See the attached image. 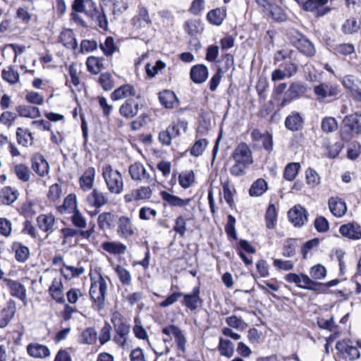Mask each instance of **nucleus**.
<instances>
[{
	"mask_svg": "<svg viewBox=\"0 0 361 361\" xmlns=\"http://www.w3.org/2000/svg\"><path fill=\"white\" fill-rule=\"evenodd\" d=\"M288 216L290 221L294 226H301L307 221V212L300 205H296L290 209Z\"/></svg>",
	"mask_w": 361,
	"mask_h": 361,
	"instance_id": "a211bd4d",
	"label": "nucleus"
},
{
	"mask_svg": "<svg viewBox=\"0 0 361 361\" xmlns=\"http://www.w3.org/2000/svg\"><path fill=\"white\" fill-rule=\"evenodd\" d=\"M1 78L10 85H15L20 80V74L13 66H9L2 70Z\"/></svg>",
	"mask_w": 361,
	"mask_h": 361,
	"instance_id": "72a5a7b5",
	"label": "nucleus"
},
{
	"mask_svg": "<svg viewBox=\"0 0 361 361\" xmlns=\"http://www.w3.org/2000/svg\"><path fill=\"white\" fill-rule=\"evenodd\" d=\"M159 99L161 104L167 109L172 108L174 104L178 102L174 92L170 90H164L160 92Z\"/></svg>",
	"mask_w": 361,
	"mask_h": 361,
	"instance_id": "58836bf2",
	"label": "nucleus"
},
{
	"mask_svg": "<svg viewBox=\"0 0 361 361\" xmlns=\"http://www.w3.org/2000/svg\"><path fill=\"white\" fill-rule=\"evenodd\" d=\"M200 286L194 287L191 293L183 295V304L191 311L197 310L202 302V300L200 297Z\"/></svg>",
	"mask_w": 361,
	"mask_h": 361,
	"instance_id": "2eb2a0df",
	"label": "nucleus"
},
{
	"mask_svg": "<svg viewBox=\"0 0 361 361\" xmlns=\"http://www.w3.org/2000/svg\"><path fill=\"white\" fill-rule=\"evenodd\" d=\"M304 118L297 111L291 112L285 120L286 128L290 131H298L302 128Z\"/></svg>",
	"mask_w": 361,
	"mask_h": 361,
	"instance_id": "4be33fe9",
	"label": "nucleus"
},
{
	"mask_svg": "<svg viewBox=\"0 0 361 361\" xmlns=\"http://www.w3.org/2000/svg\"><path fill=\"white\" fill-rule=\"evenodd\" d=\"M4 282L8 287L11 295L21 300L24 305H27L26 289L21 283L10 279H4Z\"/></svg>",
	"mask_w": 361,
	"mask_h": 361,
	"instance_id": "412c9836",
	"label": "nucleus"
},
{
	"mask_svg": "<svg viewBox=\"0 0 361 361\" xmlns=\"http://www.w3.org/2000/svg\"><path fill=\"white\" fill-rule=\"evenodd\" d=\"M102 1L103 2L106 1V0ZM106 3H104V6H101L97 12L94 13V18H92L95 20L97 25L103 30H108V20L106 14L109 8L108 3L109 4V8L111 9L112 14H116V0H106Z\"/></svg>",
	"mask_w": 361,
	"mask_h": 361,
	"instance_id": "9d476101",
	"label": "nucleus"
},
{
	"mask_svg": "<svg viewBox=\"0 0 361 361\" xmlns=\"http://www.w3.org/2000/svg\"><path fill=\"white\" fill-rule=\"evenodd\" d=\"M185 30L189 35H194L199 32L200 30H202V28L199 21L188 20L185 24Z\"/></svg>",
	"mask_w": 361,
	"mask_h": 361,
	"instance_id": "774afa93",
	"label": "nucleus"
},
{
	"mask_svg": "<svg viewBox=\"0 0 361 361\" xmlns=\"http://www.w3.org/2000/svg\"><path fill=\"white\" fill-rule=\"evenodd\" d=\"M313 92L319 102H330L333 98L337 97L340 90L337 85L330 82H322L314 85Z\"/></svg>",
	"mask_w": 361,
	"mask_h": 361,
	"instance_id": "39448f33",
	"label": "nucleus"
},
{
	"mask_svg": "<svg viewBox=\"0 0 361 361\" xmlns=\"http://www.w3.org/2000/svg\"><path fill=\"white\" fill-rule=\"evenodd\" d=\"M266 225L269 229H273L277 220V212L274 204H270L265 214Z\"/></svg>",
	"mask_w": 361,
	"mask_h": 361,
	"instance_id": "a18cd8bd",
	"label": "nucleus"
},
{
	"mask_svg": "<svg viewBox=\"0 0 361 361\" xmlns=\"http://www.w3.org/2000/svg\"><path fill=\"white\" fill-rule=\"evenodd\" d=\"M128 172L133 180L144 181L147 184L154 185L155 178L152 177L146 170L144 165L140 162H135L128 167Z\"/></svg>",
	"mask_w": 361,
	"mask_h": 361,
	"instance_id": "0eeeda50",
	"label": "nucleus"
},
{
	"mask_svg": "<svg viewBox=\"0 0 361 361\" xmlns=\"http://www.w3.org/2000/svg\"><path fill=\"white\" fill-rule=\"evenodd\" d=\"M194 180L195 175L192 171L182 173L178 177L179 183L183 188H189Z\"/></svg>",
	"mask_w": 361,
	"mask_h": 361,
	"instance_id": "6e6d98bb",
	"label": "nucleus"
},
{
	"mask_svg": "<svg viewBox=\"0 0 361 361\" xmlns=\"http://www.w3.org/2000/svg\"><path fill=\"white\" fill-rule=\"evenodd\" d=\"M55 219L51 214H41L37 219L39 228L45 232L51 231L54 224Z\"/></svg>",
	"mask_w": 361,
	"mask_h": 361,
	"instance_id": "f704fd0d",
	"label": "nucleus"
},
{
	"mask_svg": "<svg viewBox=\"0 0 361 361\" xmlns=\"http://www.w3.org/2000/svg\"><path fill=\"white\" fill-rule=\"evenodd\" d=\"M27 354L35 358H45L50 355V350L47 345L38 343H31L27 345Z\"/></svg>",
	"mask_w": 361,
	"mask_h": 361,
	"instance_id": "b1692460",
	"label": "nucleus"
},
{
	"mask_svg": "<svg viewBox=\"0 0 361 361\" xmlns=\"http://www.w3.org/2000/svg\"><path fill=\"white\" fill-rule=\"evenodd\" d=\"M80 339L82 344L92 345L97 341V332L93 327L87 328L82 331Z\"/></svg>",
	"mask_w": 361,
	"mask_h": 361,
	"instance_id": "ea45409f",
	"label": "nucleus"
},
{
	"mask_svg": "<svg viewBox=\"0 0 361 361\" xmlns=\"http://www.w3.org/2000/svg\"><path fill=\"white\" fill-rule=\"evenodd\" d=\"M104 250L114 255L125 253L127 247L120 242H105L102 245Z\"/></svg>",
	"mask_w": 361,
	"mask_h": 361,
	"instance_id": "4c0bfd02",
	"label": "nucleus"
},
{
	"mask_svg": "<svg viewBox=\"0 0 361 361\" xmlns=\"http://www.w3.org/2000/svg\"><path fill=\"white\" fill-rule=\"evenodd\" d=\"M266 12H269V16L273 19L279 22L283 21L286 18L285 14L282 9L275 4H271L270 8Z\"/></svg>",
	"mask_w": 361,
	"mask_h": 361,
	"instance_id": "052dcab7",
	"label": "nucleus"
},
{
	"mask_svg": "<svg viewBox=\"0 0 361 361\" xmlns=\"http://www.w3.org/2000/svg\"><path fill=\"white\" fill-rule=\"evenodd\" d=\"M292 43L298 50L307 57L315 55L316 50L314 44L303 35L297 32Z\"/></svg>",
	"mask_w": 361,
	"mask_h": 361,
	"instance_id": "9b49d317",
	"label": "nucleus"
},
{
	"mask_svg": "<svg viewBox=\"0 0 361 361\" xmlns=\"http://www.w3.org/2000/svg\"><path fill=\"white\" fill-rule=\"evenodd\" d=\"M343 128L341 131V139L348 142L353 134L361 135V114L355 113L345 116L343 121Z\"/></svg>",
	"mask_w": 361,
	"mask_h": 361,
	"instance_id": "7ed1b4c3",
	"label": "nucleus"
},
{
	"mask_svg": "<svg viewBox=\"0 0 361 361\" xmlns=\"http://www.w3.org/2000/svg\"><path fill=\"white\" fill-rule=\"evenodd\" d=\"M16 312V302L10 300L0 310V329L6 327L15 316Z\"/></svg>",
	"mask_w": 361,
	"mask_h": 361,
	"instance_id": "4468645a",
	"label": "nucleus"
},
{
	"mask_svg": "<svg viewBox=\"0 0 361 361\" xmlns=\"http://www.w3.org/2000/svg\"><path fill=\"white\" fill-rule=\"evenodd\" d=\"M360 25L355 18L347 19L342 25V31L346 35H350L358 31Z\"/></svg>",
	"mask_w": 361,
	"mask_h": 361,
	"instance_id": "864d4df0",
	"label": "nucleus"
},
{
	"mask_svg": "<svg viewBox=\"0 0 361 361\" xmlns=\"http://www.w3.org/2000/svg\"><path fill=\"white\" fill-rule=\"evenodd\" d=\"M111 325L109 323L105 322L104 325L101 329L100 335L99 336V341L101 345L105 344L111 339Z\"/></svg>",
	"mask_w": 361,
	"mask_h": 361,
	"instance_id": "0e129e2a",
	"label": "nucleus"
},
{
	"mask_svg": "<svg viewBox=\"0 0 361 361\" xmlns=\"http://www.w3.org/2000/svg\"><path fill=\"white\" fill-rule=\"evenodd\" d=\"M95 169L94 167H88L85 169L83 174L81 176L79 180L80 188L85 190H90L92 189L94 185V181L95 178Z\"/></svg>",
	"mask_w": 361,
	"mask_h": 361,
	"instance_id": "393cba45",
	"label": "nucleus"
},
{
	"mask_svg": "<svg viewBox=\"0 0 361 361\" xmlns=\"http://www.w3.org/2000/svg\"><path fill=\"white\" fill-rule=\"evenodd\" d=\"M99 82L102 88L106 91L111 90L114 87L111 75L108 73H102L100 75Z\"/></svg>",
	"mask_w": 361,
	"mask_h": 361,
	"instance_id": "e2e57ef3",
	"label": "nucleus"
},
{
	"mask_svg": "<svg viewBox=\"0 0 361 361\" xmlns=\"http://www.w3.org/2000/svg\"><path fill=\"white\" fill-rule=\"evenodd\" d=\"M139 110V105L133 99H128L121 106L119 112L126 118L135 117Z\"/></svg>",
	"mask_w": 361,
	"mask_h": 361,
	"instance_id": "a878e982",
	"label": "nucleus"
},
{
	"mask_svg": "<svg viewBox=\"0 0 361 361\" xmlns=\"http://www.w3.org/2000/svg\"><path fill=\"white\" fill-rule=\"evenodd\" d=\"M160 195L162 200L171 207H183L188 205L190 202V199L189 198L181 199L180 197L173 195L166 191H161Z\"/></svg>",
	"mask_w": 361,
	"mask_h": 361,
	"instance_id": "c756f323",
	"label": "nucleus"
},
{
	"mask_svg": "<svg viewBox=\"0 0 361 361\" xmlns=\"http://www.w3.org/2000/svg\"><path fill=\"white\" fill-rule=\"evenodd\" d=\"M18 190L11 187H5L2 189L1 197L4 204L9 205L13 203L18 197Z\"/></svg>",
	"mask_w": 361,
	"mask_h": 361,
	"instance_id": "e433bc0d",
	"label": "nucleus"
},
{
	"mask_svg": "<svg viewBox=\"0 0 361 361\" xmlns=\"http://www.w3.org/2000/svg\"><path fill=\"white\" fill-rule=\"evenodd\" d=\"M88 71L98 74L103 68V59L96 56H89L86 61Z\"/></svg>",
	"mask_w": 361,
	"mask_h": 361,
	"instance_id": "c03bdc74",
	"label": "nucleus"
},
{
	"mask_svg": "<svg viewBox=\"0 0 361 361\" xmlns=\"http://www.w3.org/2000/svg\"><path fill=\"white\" fill-rule=\"evenodd\" d=\"M16 137L18 142L23 146H27L28 144H32V136L31 133L23 128H18L16 130Z\"/></svg>",
	"mask_w": 361,
	"mask_h": 361,
	"instance_id": "de8ad7c7",
	"label": "nucleus"
},
{
	"mask_svg": "<svg viewBox=\"0 0 361 361\" xmlns=\"http://www.w3.org/2000/svg\"><path fill=\"white\" fill-rule=\"evenodd\" d=\"M251 138L255 142H261L263 148L268 152L273 149L272 135L268 132L261 133L258 129H254L251 132Z\"/></svg>",
	"mask_w": 361,
	"mask_h": 361,
	"instance_id": "f3484780",
	"label": "nucleus"
},
{
	"mask_svg": "<svg viewBox=\"0 0 361 361\" xmlns=\"http://www.w3.org/2000/svg\"><path fill=\"white\" fill-rule=\"evenodd\" d=\"M208 75V68L203 64L195 65L190 69V78L196 84H201L206 81Z\"/></svg>",
	"mask_w": 361,
	"mask_h": 361,
	"instance_id": "5701e85b",
	"label": "nucleus"
},
{
	"mask_svg": "<svg viewBox=\"0 0 361 361\" xmlns=\"http://www.w3.org/2000/svg\"><path fill=\"white\" fill-rule=\"evenodd\" d=\"M100 49L106 56H111L118 50V47L115 45L112 37H107L105 42L100 44Z\"/></svg>",
	"mask_w": 361,
	"mask_h": 361,
	"instance_id": "603ef678",
	"label": "nucleus"
},
{
	"mask_svg": "<svg viewBox=\"0 0 361 361\" xmlns=\"http://www.w3.org/2000/svg\"><path fill=\"white\" fill-rule=\"evenodd\" d=\"M102 175L110 193L119 195L123 191L124 183L120 171L106 164L102 166Z\"/></svg>",
	"mask_w": 361,
	"mask_h": 361,
	"instance_id": "f03ea898",
	"label": "nucleus"
},
{
	"mask_svg": "<svg viewBox=\"0 0 361 361\" xmlns=\"http://www.w3.org/2000/svg\"><path fill=\"white\" fill-rule=\"evenodd\" d=\"M300 168V165L299 163H296V162L289 163L285 167V169H284V173H283L284 178L288 181L293 180L295 178Z\"/></svg>",
	"mask_w": 361,
	"mask_h": 361,
	"instance_id": "09e8293b",
	"label": "nucleus"
},
{
	"mask_svg": "<svg viewBox=\"0 0 361 361\" xmlns=\"http://www.w3.org/2000/svg\"><path fill=\"white\" fill-rule=\"evenodd\" d=\"M135 190L138 201L149 200L152 196V190L150 186H141Z\"/></svg>",
	"mask_w": 361,
	"mask_h": 361,
	"instance_id": "69168bd1",
	"label": "nucleus"
},
{
	"mask_svg": "<svg viewBox=\"0 0 361 361\" xmlns=\"http://www.w3.org/2000/svg\"><path fill=\"white\" fill-rule=\"evenodd\" d=\"M62 288L63 286L61 282L54 280L49 289V293L51 294L53 299L59 303H62L64 302Z\"/></svg>",
	"mask_w": 361,
	"mask_h": 361,
	"instance_id": "a19ab883",
	"label": "nucleus"
},
{
	"mask_svg": "<svg viewBox=\"0 0 361 361\" xmlns=\"http://www.w3.org/2000/svg\"><path fill=\"white\" fill-rule=\"evenodd\" d=\"M307 91L306 85L300 81L293 82L290 84L287 91L285 92L281 106L284 107L293 100L302 96Z\"/></svg>",
	"mask_w": 361,
	"mask_h": 361,
	"instance_id": "6e6552de",
	"label": "nucleus"
},
{
	"mask_svg": "<svg viewBox=\"0 0 361 361\" xmlns=\"http://www.w3.org/2000/svg\"><path fill=\"white\" fill-rule=\"evenodd\" d=\"M336 348L338 350L345 354L349 360H355L360 356V350L357 347L350 345L345 342L338 341L336 345Z\"/></svg>",
	"mask_w": 361,
	"mask_h": 361,
	"instance_id": "7c9ffc66",
	"label": "nucleus"
},
{
	"mask_svg": "<svg viewBox=\"0 0 361 361\" xmlns=\"http://www.w3.org/2000/svg\"><path fill=\"white\" fill-rule=\"evenodd\" d=\"M114 223L115 216L110 212H104L98 216V225L103 230L111 228Z\"/></svg>",
	"mask_w": 361,
	"mask_h": 361,
	"instance_id": "37998d69",
	"label": "nucleus"
},
{
	"mask_svg": "<svg viewBox=\"0 0 361 361\" xmlns=\"http://www.w3.org/2000/svg\"><path fill=\"white\" fill-rule=\"evenodd\" d=\"M117 233L122 238H129L134 234V227L129 217L122 216L117 221Z\"/></svg>",
	"mask_w": 361,
	"mask_h": 361,
	"instance_id": "aec40b11",
	"label": "nucleus"
},
{
	"mask_svg": "<svg viewBox=\"0 0 361 361\" xmlns=\"http://www.w3.org/2000/svg\"><path fill=\"white\" fill-rule=\"evenodd\" d=\"M13 249L16 252V258L19 262H25L29 255V249L20 243H15Z\"/></svg>",
	"mask_w": 361,
	"mask_h": 361,
	"instance_id": "4d7b16f0",
	"label": "nucleus"
},
{
	"mask_svg": "<svg viewBox=\"0 0 361 361\" xmlns=\"http://www.w3.org/2000/svg\"><path fill=\"white\" fill-rule=\"evenodd\" d=\"M61 187L59 184L55 183L51 185L49 188L48 198L50 201L56 202L61 197Z\"/></svg>",
	"mask_w": 361,
	"mask_h": 361,
	"instance_id": "338daca9",
	"label": "nucleus"
},
{
	"mask_svg": "<svg viewBox=\"0 0 361 361\" xmlns=\"http://www.w3.org/2000/svg\"><path fill=\"white\" fill-rule=\"evenodd\" d=\"M235 224V217L233 216H232L231 214H229L228 216L227 223L225 226V231L229 237H231L233 239H237Z\"/></svg>",
	"mask_w": 361,
	"mask_h": 361,
	"instance_id": "680f3d73",
	"label": "nucleus"
},
{
	"mask_svg": "<svg viewBox=\"0 0 361 361\" xmlns=\"http://www.w3.org/2000/svg\"><path fill=\"white\" fill-rule=\"evenodd\" d=\"M267 189V183L265 180L259 178L252 184L249 190V193L252 197H259L262 195Z\"/></svg>",
	"mask_w": 361,
	"mask_h": 361,
	"instance_id": "c9c22d12",
	"label": "nucleus"
},
{
	"mask_svg": "<svg viewBox=\"0 0 361 361\" xmlns=\"http://www.w3.org/2000/svg\"><path fill=\"white\" fill-rule=\"evenodd\" d=\"M98 281L92 282L90 289V296L96 306L97 310L104 308V302L106 291V283L101 274Z\"/></svg>",
	"mask_w": 361,
	"mask_h": 361,
	"instance_id": "20e7f679",
	"label": "nucleus"
},
{
	"mask_svg": "<svg viewBox=\"0 0 361 361\" xmlns=\"http://www.w3.org/2000/svg\"><path fill=\"white\" fill-rule=\"evenodd\" d=\"M136 91L134 87L130 84H126L116 89L111 94V99L114 101L120 100L129 96H135Z\"/></svg>",
	"mask_w": 361,
	"mask_h": 361,
	"instance_id": "cd10ccee",
	"label": "nucleus"
},
{
	"mask_svg": "<svg viewBox=\"0 0 361 361\" xmlns=\"http://www.w3.org/2000/svg\"><path fill=\"white\" fill-rule=\"evenodd\" d=\"M226 17V12L220 8L210 11L207 13L208 20L216 25H220Z\"/></svg>",
	"mask_w": 361,
	"mask_h": 361,
	"instance_id": "49530a36",
	"label": "nucleus"
},
{
	"mask_svg": "<svg viewBox=\"0 0 361 361\" xmlns=\"http://www.w3.org/2000/svg\"><path fill=\"white\" fill-rule=\"evenodd\" d=\"M329 207L331 212L338 217L343 216L346 211L347 207L345 202L338 197H331L329 200Z\"/></svg>",
	"mask_w": 361,
	"mask_h": 361,
	"instance_id": "c85d7f7f",
	"label": "nucleus"
},
{
	"mask_svg": "<svg viewBox=\"0 0 361 361\" xmlns=\"http://www.w3.org/2000/svg\"><path fill=\"white\" fill-rule=\"evenodd\" d=\"M321 128L325 133H331L337 129L338 123L334 118L325 117L322 119Z\"/></svg>",
	"mask_w": 361,
	"mask_h": 361,
	"instance_id": "5fc2aeb1",
	"label": "nucleus"
},
{
	"mask_svg": "<svg viewBox=\"0 0 361 361\" xmlns=\"http://www.w3.org/2000/svg\"><path fill=\"white\" fill-rule=\"evenodd\" d=\"M14 172L19 180L23 182L30 180V171L27 166L23 164H17L14 166Z\"/></svg>",
	"mask_w": 361,
	"mask_h": 361,
	"instance_id": "3c124183",
	"label": "nucleus"
},
{
	"mask_svg": "<svg viewBox=\"0 0 361 361\" xmlns=\"http://www.w3.org/2000/svg\"><path fill=\"white\" fill-rule=\"evenodd\" d=\"M165 67V63L161 60H158L155 65L152 67L151 65L148 63L145 66L146 73L149 77L153 78L156 75V74H157L159 71L164 69Z\"/></svg>",
	"mask_w": 361,
	"mask_h": 361,
	"instance_id": "bf43d9fd",
	"label": "nucleus"
},
{
	"mask_svg": "<svg viewBox=\"0 0 361 361\" xmlns=\"http://www.w3.org/2000/svg\"><path fill=\"white\" fill-rule=\"evenodd\" d=\"M161 331L167 336L171 337V336H173L175 338L178 348L183 353L185 352L186 338L183 331L178 326L173 324L169 325L164 326Z\"/></svg>",
	"mask_w": 361,
	"mask_h": 361,
	"instance_id": "f8f14e48",
	"label": "nucleus"
},
{
	"mask_svg": "<svg viewBox=\"0 0 361 361\" xmlns=\"http://www.w3.org/2000/svg\"><path fill=\"white\" fill-rule=\"evenodd\" d=\"M329 0H307L302 4V9L311 12L315 17H322L331 11V8L326 6Z\"/></svg>",
	"mask_w": 361,
	"mask_h": 361,
	"instance_id": "1a4fd4ad",
	"label": "nucleus"
},
{
	"mask_svg": "<svg viewBox=\"0 0 361 361\" xmlns=\"http://www.w3.org/2000/svg\"><path fill=\"white\" fill-rule=\"evenodd\" d=\"M190 220V218H185L183 216H179L176 219L173 230L178 233L181 237L185 235L186 231V221Z\"/></svg>",
	"mask_w": 361,
	"mask_h": 361,
	"instance_id": "13d9d810",
	"label": "nucleus"
},
{
	"mask_svg": "<svg viewBox=\"0 0 361 361\" xmlns=\"http://www.w3.org/2000/svg\"><path fill=\"white\" fill-rule=\"evenodd\" d=\"M59 42L68 49H75L78 47L75 35L71 29H66L61 32Z\"/></svg>",
	"mask_w": 361,
	"mask_h": 361,
	"instance_id": "2f4dec72",
	"label": "nucleus"
},
{
	"mask_svg": "<svg viewBox=\"0 0 361 361\" xmlns=\"http://www.w3.org/2000/svg\"><path fill=\"white\" fill-rule=\"evenodd\" d=\"M218 350L222 356L230 358L234 353V345L231 341L220 338Z\"/></svg>",
	"mask_w": 361,
	"mask_h": 361,
	"instance_id": "79ce46f5",
	"label": "nucleus"
},
{
	"mask_svg": "<svg viewBox=\"0 0 361 361\" xmlns=\"http://www.w3.org/2000/svg\"><path fill=\"white\" fill-rule=\"evenodd\" d=\"M285 279L288 282L293 283L300 288L311 290H319L321 286H335L339 282L338 279L331 280L326 283L315 282L302 272H300L299 274L290 272L285 276Z\"/></svg>",
	"mask_w": 361,
	"mask_h": 361,
	"instance_id": "f257e3e1",
	"label": "nucleus"
},
{
	"mask_svg": "<svg viewBox=\"0 0 361 361\" xmlns=\"http://www.w3.org/2000/svg\"><path fill=\"white\" fill-rule=\"evenodd\" d=\"M208 145V141L204 138L197 139L190 149V154L194 157H199L202 154Z\"/></svg>",
	"mask_w": 361,
	"mask_h": 361,
	"instance_id": "8fccbe9b",
	"label": "nucleus"
},
{
	"mask_svg": "<svg viewBox=\"0 0 361 361\" xmlns=\"http://www.w3.org/2000/svg\"><path fill=\"white\" fill-rule=\"evenodd\" d=\"M339 231L341 234L350 239H361V227L357 224H348L342 225Z\"/></svg>",
	"mask_w": 361,
	"mask_h": 361,
	"instance_id": "bb28decb",
	"label": "nucleus"
},
{
	"mask_svg": "<svg viewBox=\"0 0 361 361\" xmlns=\"http://www.w3.org/2000/svg\"><path fill=\"white\" fill-rule=\"evenodd\" d=\"M233 158L237 163L250 165L252 163V152L247 144L240 143L235 149Z\"/></svg>",
	"mask_w": 361,
	"mask_h": 361,
	"instance_id": "ddd939ff",
	"label": "nucleus"
},
{
	"mask_svg": "<svg viewBox=\"0 0 361 361\" xmlns=\"http://www.w3.org/2000/svg\"><path fill=\"white\" fill-rule=\"evenodd\" d=\"M86 201L90 206L95 208H100L108 202L109 197L106 192H102L97 188H94L87 196Z\"/></svg>",
	"mask_w": 361,
	"mask_h": 361,
	"instance_id": "dca6fc26",
	"label": "nucleus"
},
{
	"mask_svg": "<svg viewBox=\"0 0 361 361\" xmlns=\"http://www.w3.org/2000/svg\"><path fill=\"white\" fill-rule=\"evenodd\" d=\"M33 171L39 176L48 174L49 165L44 157L40 154H35L31 159Z\"/></svg>",
	"mask_w": 361,
	"mask_h": 361,
	"instance_id": "6ab92c4d",
	"label": "nucleus"
},
{
	"mask_svg": "<svg viewBox=\"0 0 361 361\" xmlns=\"http://www.w3.org/2000/svg\"><path fill=\"white\" fill-rule=\"evenodd\" d=\"M16 111L22 117L35 118L41 116L39 108L29 105H19L16 108Z\"/></svg>",
	"mask_w": 361,
	"mask_h": 361,
	"instance_id": "473e14b6",
	"label": "nucleus"
},
{
	"mask_svg": "<svg viewBox=\"0 0 361 361\" xmlns=\"http://www.w3.org/2000/svg\"><path fill=\"white\" fill-rule=\"evenodd\" d=\"M111 322L116 333L114 341L118 345L124 347L130 333V325L116 315H114Z\"/></svg>",
	"mask_w": 361,
	"mask_h": 361,
	"instance_id": "423d86ee",
	"label": "nucleus"
}]
</instances>
